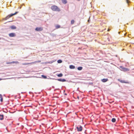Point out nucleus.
Masks as SVG:
<instances>
[{"mask_svg": "<svg viewBox=\"0 0 134 134\" xmlns=\"http://www.w3.org/2000/svg\"><path fill=\"white\" fill-rule=\"evenodd\" d=\"M19 12H15V13H11L9 14L5 18H3L2 19V20H7V19H9L10 18H11L14 15H15L16 14H17Z\"/></svg>", "mask_w": 134, "mask_h": 134, "instance_id": "obj_1", "label": "nucleus"}, {"mask_svg": "<svg viewBox=\"0 0 134 134\" xmlns=\"http://www.w3.org/2000/svg\"><path fill=\"white\" fill-rule=\"evenodd\" d=\"M51 9L53 11L59 12L60 10V9L57 6L54 5L51 7Z\"/></svg>", "mask_w": 134, "mask_h": 134, "instance_id": "obj_2", "label": "nucleus"}, {"mask_svg": "<svg viewBox=\"0 0 134 134\" xmlns=\"http://www.w3.org/2000/svg\"><path fill=\"white\" fill-rule=\"evenodd\" d=\"M119 69L121 70L124 72L129 71V69L125 68L122 66H120L119 67Z\"/></svg>", "mask_w": 134, "mask_h": 134, "instance_id": "obj_3", "label": "nucleus"}, {"mask_svg": "<svg viewBox=\"0 0 134 134\" xmlns=\"http://www.w3.org/2000/svg\"><path fill=\"white\" fill-rule=\"evenodd\" d=\"M76 129L78 132H81L83 128L82 126L79 125L76 127Z\"/></svg>", "mask_w": 134, "mask_h": 134, "instance_id": "obj_4", "label": "nucleus"}, {"mask_svg": "<svg viewBox=\"0 0 134 134\" xmlns=\"http://www.w3.org/2000/svg\"><path fill=\"white\" fill-rule=\"evenodd\" d=\"M35 31H40L43 30V28L41 27H37L35 29Z\"/></svg>", "mask_w": 134, "mask_h": 134, "instance_id": "obj_5", "label": "nucleus"}, {"mask_svg": "<svg viewBox=\"0 0 134 134\" xmlns=\"http://www.w3.org/2000/svg\"><path fill=\"white\" fill-rule=\"evenodd\" d=\"M9 36L10 37H14L16 36V35L15 33L12 32L9 33Z\"/></svg>", "mask_w": 134, "mask_h": 134, "instance_id": "obj_6", "label": "nucleus"}, {"mask_svg": "<svg viewBox=\"0 0 134 134\" xmlns=\"http://www.w3.org/2000/svg\"><path fill=\"white\" fill-rule=\"evenodd\" d=\"M56 80H57L59 81L64 82L66 81V80L64 79L60 78L58 79H56Z\"/></svg>", "mask_w": 134, "mask_h": 134, "instance_id": "obj_7", "label": "nucleus"}, {"mask_svg": "<svg viewBox=\"0 0 134 134\" xmlns=\"http://www.w3.org/2000/svg\"><path fill=\"white\" fill-rule=\"evenodd\" d=\"M118 80L122 83H128L129 82L127 81H126L124 80H121L120 79H119Z\"/></svg>", "mask_w": 134, "mask_h": 134, "instance_id": "obj_8", "label": "nucleus"}, {"mask_svg": "<svg viewBox=\"0 0 134 134\" xmlns=\"http://www.w3.org/2000/svg\"><path fill=\"white\" fill-rule=\"evenodd\" d=\"M4 119V115L3 114H0V120H3Z\"/></svg>", "mask_w": 134, "mask_h": 134, "instance_id": "obj_9", "label": "nucleus"}, {"mask_svg": "<svg viewBox=\"0 0 134 134\" xmlns=\"http://www.w3.org/2000/svg\"><path fill=\"white\" fill-rule=\"evenodd\" d=\"M101 80L102 82H105L107 81L108 80V79H101Z\"/></svg>", "mask_w": 134, "mask_h": 134, "instance_id": "obj_10", "label": "nucleus"}, {"mask_svg": "<svg viewBox=\"0 0 134 134\" xmlns=\"http://www.w3.org/2000/svg\"><path fill=\"white\" fill-rule=\"evenodd\" d=\"M69 68L71 69H74L75 68V66L73 65H70L69 66Z\"/></svg>", "mask_w": 134, "mask_h": 134, "instance_id": "obj_11", "label": "nucleus"}, {"mask_svg": "<svg viewBox=\"0 0 134 134\" xmlns=\"http://www.w3.org/2000/svg\"><path fill=\"white\" fill-rule=\"evenodd\" d=\"M56 75L59 77H61L63 76V74L62 73H60L59 74H57Z\"/></svg>", "mask_w": 134, "mask_h": 134, "instance_id": "obj_12", "label": "nucleus"}, {"mask_svg": "<svg viewBox=\"0 0 134 134\" xmlns=\"http://www.w3.org/2000/svg\"><path fill=\"white\" fill-rule=\"evenodd\" d=\"M10 28L12 29H15L16 28V27L14 25H12L10 26Z\"/></svg>", "mask_w": 134, "mask_h": 134, "instance_id": "obj_13", "label": "nucleus"}, {"mask_svg": "<svg viewBox=\"0 0 134 134\" xmlns=\"http://www.w3.org/2000/svg\"><path fill=\"white\" fill-rule=\"evenodd\" d=\"M62 2L64 4H66L67 2L66 0H62Z\"/></svg>", "mask_w": 134, "mask_h": 134, "instance_id": "obj_14", "label": "nucleus"}, {"mask_svg": "<svg viewBox=\"0 0 134 134\" xmlns=\"http://www.w3.org/2000/svg\"><path fill=\"white\" fill-rule=\"evenodd\" d=\"M54 61H53V60H52L51 61H50V62H46L45 63L46 64H48V63H49V64H52V63H53Z\"/></svg>", "mask_w": 134, "mask_h": 134, "instance_id": "obj_15", "label": "nucleus"}, {"mask_svg": "<svg viewBox=\"0 0 134 134\" xmlns=\"http://www.w3.org/2000/svg\"><path fill=\"white\" fill-rule=\"evenodd\" d=\"M111 121L113 122H116V119L115 118H113L111 119Z\"/></svg>", "mask_w": 134, "mask_h": 134, "instance_id": "obj_16", "label": "nucleus"}, {"mask_svg": "<svg viewBox=\"0 0 134 134\" xmlns=\"http://www.w3.org/2000/svg\"><path fill=\"white\" fill-rule=\"evenodd\" d=\"M77 69L78 70H81L83 68L82 66H79L77 68Z\"/></svg>", "mask_w": 134, "mask_h": 134, "instance_id": "obj_17", "label": "nucleus"}, {"mask_svg": "<svg viewBox=\"0 0 134 134\" xmlns=\"http://www.w3.org/2000/svg\"><path fill=\"white\" fill-rule=\"evenodd\" d=\"M41 77L43 79H46L47 78V77L46 76L44 75H41Z\"/></svg>", "mask_w": 134, "mask_h": 134, "instance_id": "obj_18", "label": "nucleus"}, {"mask_svg": "<svg viewBox=\"0 0 134 134\" xmlns=\"http://www.w3.org/2000/svg\"><path fill=\"white\" fill-rule=\"evenodd\" d=\"M62 62V61L61 59H59L58 60L57 62L58 63H60Z\"/></svg>", "mask_w": 134, "mask_h": 134, "instance_id": "obj_19", "label": "nucleus"}, {"mask_svg": "<svg viewBox=\"0 0 134 134\" xmlns=\"http://www.w3.org/2000/svg\"><path fill=\"white\" fill-rule=\"evenodd\" d=\"M60 25H56L55 26V27L57 29L60 28Z\"/></svg>", "mask_w": 134, "mask_h": 134, "instance_id": "obj_20", "label": "nucleus"}, {"mask_svg": "<svg viewBox=\"0 0 134 134\" xmlns=\"http://www.w3.org/2000/svg\"><path fill=\"white\" fill-rule=\"evenodd\" d=\"M74 20H72L71 21V24L72 25L74 23Z\"/></svg>", "mask_w": 134, "mask_h": 134, "instance_id": "obj_21", "label": "nucleus"}, {"mask_svg": "<svg viewBox=\"0 0 134 134\" xmlns=\"http://www.w3.org/2000/svg\"><path fill=\"white\" fill-rule=\"evenodd\" d=\"M2 40L3 41H6V40L4 38H1L0 37V40Z\"/></svg>", "mask_w": 134, "mask_h": 134, "instance_id": "obj_22", "label": "nucleus"}, {"mask_svg": "<svg viewBox=\"0 0 134 134\" xmlns=\"http://www.w3.org/2000/svg\"><path fill=\"white\" fill-rule=\"evenodd\" d=\"M0 101L1 102H2L3 101V98H1Z\"/></svg>", "mask_w": 134, "mask_h": 134, "instance_id": "obj_23", "label": "nucleus"}, {"mask_svg": "<svg viewBox=\"0 0 134 134\" xmlns=\"http://www.w3.org/2000/svg\"><path fill=\"white\" fill-rule=\"evenodd\" d=\"M126 1L127 3L128 4L130 2L129 0H126Z\"/></svg>", "mask_w": 134, "mask_h": 134, "instance_id": "obj_24", "label": "nucleus"}, {"mask_svg": "<svg viewBox=\"0 0 134 134\" xmlns=\"http://www.w3.org/2000/svg\"><path fill=\"white\" fill-rule=\"evenodd\" d=\"M2 98V96L1 94H0V98Z\"/></svg>", "mask_w": 134, "mask_h": 134, "instance_id": "obj_25", "label": "nucleus"}, {"mask_svg": "<svg viewBox=\"0 0 134 134\" xmlns=\"http://www.w3.org/2000/svg\"><path fill=\"white\" fill-rule=\"evenodd\" d=\"M14 62H12V63H14ZM12 63H12H7V64H9V63Z\"/></svg>", "mask_w": 134, "mask_h": 134, "instance_id": "obj_26", "label": "nucleus"}, {"mask_svg": "<svg viewBox=\"0 0 134 134\" xmlns=\"http://www.w3.org/2000/svg\"><path fill=\"white\" fill-rule=\"evenodd\" d=\"M77 98L78 99H79V96H77Z\"/></svg>", "mask_w": 134, "mask_h": 134, "instance_id": "obj_27", "label": "nucleus"}, {"mask_svg": "<svg viewBox=\"0 0 134 134\" xmlns=\"http://www.w3.org/2000/svg\"><path fill=\"white\" fill-rule=\"evenodd\" d=\"M64 95H67V94L66 93H65L64 94Z\"/></svg>", "mask_w": 134, "mask_h": 134, "instance_id": "obj_28", "label": "nucleus"}, {"mask_svg": "<svg viewBox=\"0 0 134 134\" xmlns=\"http://www.w3.org/2000/svg\"><path fill=\"white\" fill-rule=\"evenodd\" d=\"M65 90H64V91H63V92H65Z\"/></svg>", "mask_w": 134, "mask_h": 134, "instance_id": "obj_29", "label": "nucleus"}, {"mask_svg": "<svg viewBox=\"0 0 134 134\" xmlns=\"http://www.w3.org/2000/svg\"><path fill=\"white\" fill-rule=\"evenodd\" d=\"M59 90V89H55L54 90L55 91V90Z\"/></svg>", "mask_w": 134, "mask_h": 134, "instance_id": "obj_30", "label": "nucleus"}, {"mask_svg": "<svg viewBox=\"0 0 134 134\" xmlns=\"http://www.w3.org/2000/svg\"><path fill=\"white\" fill-rule=\"evenodd\" d=\"M120 32H118V33H119V34H120Z\"/></svg>", "mask_w": 134, "mask_h": 134, "instance_id": "obj_31", "label": "nucleus"}, {"mask_svg": "<svg viewBox=\"0 0 134 134\" xmlns=\"http://www.w3.org/2000/svg\"><path fill=\"white\" fill-rule=\"evenodd\" d=\"M21 126H22V127H23H23H24L22 125Z\"/></svg>", "mask_w": 134, "mask_h": 134, "instance_id": "obj_32", "label": "nucleus"}, {"mask_svg": "<svg viewBox=\"0 0 134 134\" xmlns=\"http://www.w3.org/2000/svg\"><path fill=\"white\" fill-rule=\"evenodd\" d=\"M1 80H2V79L1 78H0V81Z\"/></svg>", "mask_w": 134, "mask_h": 134, "instance_id": "obj_33", "label": "nucleus"}, {"mask_svg": "<svg viewBox=\"0 0 134 134\" xmlns=\"http://www.w3.org/2000/svg\"><path fill=\"white\" fill-rule=\"evenodd\" d=\"M18 124V125H19V123H18V124Z\"/></svg>", "mask_w": 134, "mask_h": 134, "instance_id": "obj_34", "label": "nucleus"}, {"mask_svg": "<svg viewBox=\"0 0 134 134\" xmlns=\"http://www.w3.org/2000/svg\"><path fill=\"white\" fill-rule=\"evenodd\" d=\"M89 21V20H88V21Z\"/></svg>", "mask_w": 134, "mask_h": 134, "instance_id": "obj_35", "label": "nucleus"}]
</instances>
